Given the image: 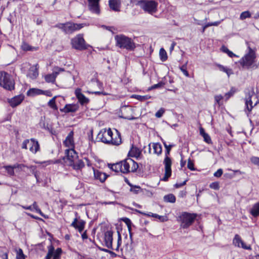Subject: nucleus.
Segmentation results:
<instances>
[{
	"instance_id": "1",
	"label": "nucleus",
	"mask_w": 259,
	"mask_h": 259,
	"mask_svg": "<svg viewBox=\"0 0 259 259\" xmlns=\"http://www.w3.org/2000/svg\"><path fill=\"white\" fill-rule=\"evenodd\" d=\"M104 240L105 245L108 248H111L117 252L120 251L122 254L124 253L125 255H128L131 253L132 247L131 245L126 244L123 248L120 247L121 243V236L119 232H118L117 244L115 246L112 245L113 232L112 231H107L105 233Z\"/></svg>"
},
{
	"instance_id": "2",
	"label": "nucleus",
	"mask_w": 259,
	"mask_h": 259,
	"mask_svg": "<svg viewBox=\"0 0 259 259\" xmlns=\"http://www.w3.org/2000/svg\"><path fill=\"white\" fill-rule=\"evenodd\" d=\"M115 137L113 138V133L110 128L108 130L102 129L98 133L97 139L99 141L106 144H111L113 145H119L121 143V138L120 133L115 130Z\"/></svg>"
},
{
	"instance_id": "3",
	"label": "nucleus",
	"mask_w": 259,
	"mask_h": 259,
	"mask_svg": "<svg viewBox=\"0 0 259 259\" xmlns=\"http://www.w3.org/2000/svg\"><path fill=\"white\" fill-rule=\"evenodd\" d=\"M114 38L116 41V46L121 49L132 51L136 48L135 44L133 40L123 34L116 35Z\"/></svg>"
},
{
	"instance_id": "4",
	"label": "nucleus",
	"mask_w": 259,
	"mask_h": 259,
	"mask_svg": "<svg viewBox=\"0 0 259 259\" xmlns=\"http://www.w3.org/2000/svg\"><path fill=\"white\" fill-rule=\"evenodd\" d=\"M164 147L166 149L165 152V158L163 160V164L164 165V169H165V174L164 176L161 179L163 181H167L168 179L171 176V160L170 157H168V155L169 154L171 148L173 147L174 145H167L165 142L163 143Z\"/></svg>"
},
{
	"instance_id": "5",
	"label": "nucleus",
	"mask_w": 259,
	"mask_h": 259,
	"mask_svg": "<svg viewBox=\"0 0 259 259\" xmlns=\"http://www.w3.org/2000/svg\"><path fill=\"white\" fill-rule=\"evenodd\" d=\"M85 24H77L70 22L65 23H59L56 24L55 27L61 29L66 34H71L74 32L79 30L85 26Z\"/></svg>"
},
{
	"instance_id": "6",
	"label": "nucleus",
	"mask_w": 259,
	"mask_h": 259,
	"mask_svg": "<svg viewBox=\"0 0 259 259\" xmlns=\"http://www.w3.org/2000/svg\"><path fill=\"white\" fill-rule=\"evenodd\" d=\"M0 86L9 91L15 89V81L10 74L5 71L0 72Z\"/></svg>"
},
{
	"instance_id": "7",
	"label": "nucleus",
	"mask_w": 259,
	"mask_h": 259,
	"mask_svg": "<svg viewBox=\"0 0 259 259\" xmlns=\"http://www.w3.org/2000/svg\"><path fill=\"white\" fill-rule=\"evenodd\" d=\"M256 58L255 52L249 48V52L239 61V63L243 67L249 68L254 66L253 65Z\"/></svg>"
},
{
	"instance_id": "8",
	"label": "nucleus",
	"mask_w": 259,
	"mask_h": 259,
	"mask_svg": "<svg viewBox=\"0 0 259 259\" xmlns=\"http://www.w3.org/2000/svg\"><path fill=\"white\" fill-rule=\"evenodd\" d=\"M71 43L73 49L79 51L87 50L90 47L89 45L85 43L82 34H78L72 38Z\"/></svg>"
},
{
	"instance_id": "9",
	"label": "nucleus",
	"mask_w": 259,
	"mask_h": 259,
	"mask_svg": "<svg viewBox=\"0 0 259 259\" xmlns=\"http://www.w3.org/2000/svg\"><path fill=\"white\" fill-rule=\"evenodd\" d=\"M196 214L188 212H183L179 218L178 221L181 223V227L187 229L192 225L196 218Z\"/></svg>"
},
{
	"instance_id": "10",
	"label": "nucleus",
	"mask_w": 259,
	"mask_h": 259,
	"mask_svg": "<svg viewBox=\"0 0 259 259\" xmlns=\"http://www.w3.org/2000/svg\"><path fill=\"white\" fill-rule=\"evenodd\" d=\"M138 4L144 11L150 14L157 11L158 3L154 1H141Z\"/></svg>"
},
{
	"instance_id": "11",
	"label": "nucleus",
	"mask_w": 259,
	"mask_h": 259,
	"mask_svg": "<svg viewBox=\"0 0 259 259\" xmlns=\"http://www.w3.org/2000/svg\"><path fill=\"white\" fill-rule=\"evenodd\" d=\"M65 155L66 156L63 158V160L67 165L73 163L72 162L76 160L78 157L77 153L74 149H66L65 150Z\"/></svg>"
},
{
	"instance_id": "12",
	"label": "nucleus",
	"mask_w": 259,
	"mask_h": 259,
	"mask_svg": "<svg viewBox=\"0 0 259 259\" xmlns=\"http://www.w3.org/2000/svg\"><path fill=\"white\" fill-rule=\"evenodd\" d=\"M245 96V105L247 110L250 112L253 108L252 102L251 101V98L254 95V92L253 89H248L246 92Z\"/></svg>"
},
{
	"instance_id": "13",
	"label": "nucleus",
	"mask_w": 259,
	"mask_h": 259,
	"mask_svg": "<svg viewBox=\"0 0 259 259\" xmlns=\"http://www.w3.org/2000/svg\"><path fill=\"white\" fill-rule=\"evenodd\" d=\"M233 244L238 247H242L243 249L247 250H251V248L250 245H246L244 242L242 240L240 236L238 234L235 235L233 240Z\"/></svg>"
},
{
	"instance_id": "14",
	"label": "nucleus",
	"mask_w": 259,
	"mask_h": 259,
	"mask_svg": "<svg viewBox=\"0 0 259 259\" xmlns=\"http://www.w3.org/2000/svg\"><path fill=\"white\" fill-rule=\"evenodd\" d=\"M100 0H88L90 10L93 13L99 14L100 11L99 8V1Z\"/></svg>"
},
{
	"instance_id": "15",
	"label": "nucleus",
	"mask_w": 259,
	"mask_h": 259,
	"mask_svg": "<svg viewBox=\"0 0 259 259\" xmlns=\"http://www.w3.org/2000/svg\"><path fill=\"white\" fill-rule=\"evenodd\" d=\"M75 94L78 100V102L81 105H86L89 102V99L87 98L82 93L79 88H77L75 91Z\"/></svg>"
},
{
	"instance_id": "16",
	"label": "nucleus",
	"mask_w": 259,
	"mask_h": 259,
	"mask_svg": "<svg viewBox=\"0 0 259 259\" xmlns=\"http://www.w3.org/2000/svg\"><path fill=\"white\" fill-rule=\"evenodd\" d=\"M24 99V96L19 95L8 100V103L12 108L16 107L20 105Z\"/></svg>"
},
{
	"instance_id": "17",
	"label": "nucleus",
	"mask_w": 259,
	"mask_h": 259,
	"mask_svg": "<svg viewBox=\"0 0 259 259\" xmlns=\"http://www.w3.org/2000/svg\"><path fill=\"white\" fill-rule=\"evenodd\" d=\"M73 132L71 131L67 136L66 137L65 140L63 142L64 145L68 147L69 149H74V142L73 140Z\"/></svg>"
},
{
	"instance_id": "18",
	"label": "nucleus",
	"mask_w": 259,
	"mask_h": 259,
	"mask_svg": "<svg viewBox=\"0 0 259 259\" xmlns=\"http://www.w3.org/2000/svg\"><path fill=\"white\" fill-rule=\"evenodd\" d=\"M29 149L33 154L36 153L40 150L38 142L35 139L31 138L29 140Z\"/></svg>"
},
{
	"instance_id": "19",
	"label": "nucleus",
	"mask_w": 259,
	"mask_h": 259,
	"mask_svg": "<svg viewBox=\"0 0 259 259\" xmlns=\"http://www.w3.org/2000/svg\"><path fill=\"white\" fill-rule=\"evenodd\" d=\"M151 147L153 149V153L159 155L162 153V146L159 143H153L148 145L149 153H151Z\"/></svg>"
},
{
	"instance_id": "20",
	"label": "nucleus",
	"mask_w": 259,
	"mask_h": 259,
	"mask_svg": "<svg viewBox=\"0 0 259 259\" xmlns=\"http://www.w3.org/2000/svg\"><path fill=\"white\" fill-rule=\"evenodd\" d=\"M38 65L36 64L31 66L27 74V76L31 79H35L38 75Z\"/></svg>"
},
{
	"instance_id": "21",
	"label": "nucleus",
	"mask_w": 259,
	"mask_h": 259,
	"mask_svg": "<svg viewBox=\"0 0 259 259\" xmlns=\"http://www.w3.org/2000/svg\"><path fill=\"white\" fill-rule=\"evenodd\" d=\"M85 225V222L83 220L78 221L76 218L74 219L73 221L71 224V226L75 229H77L78 231L81 233L83 230Z\"/></svg>"
},
{
	"instance_id": "22",
	"label": "nucleus",
	"mask_w": 259,
	"mask_h": 259,
	"mask_svg": "<svg viewBox=\"0 0 259 259\" xmlns=\"http://www.w3.org/2000/svg\"><path fill=\"white\" fill-rule=\"evenodd\" d=\"M137 211L138 213L142 214L143 215H146V216H148V217L151 216L153 218H157V219H159L161 222H164L168 220L167 217L165 215H159L156 213H153L151 212L147 213L144 212L143 211H141L140 210H137Z\"/></svg>"
},
{
	"instance_id": "23",
	"label": "nucleus",
	"mask_w": 259,
	"mask_h": 259,
	"mask_svg": "<svg viewBox=\"0 0 259 259\" xmlns=\"http://www.w3.org/2000/svg\"><path fill=\"white\" fill-rule=\"evenodd\" d=\"M121 6L120 0H109V6L110 8L115 11L119 12Z\"/></svg>"
},
{
	"instance_id": "24",
	"label": "nucleus",
	"mask_w": 259,
	"mask_h": 259,
	"mask_svg": "<svg viewBox=\"0 0 259 259\" xmlns=\"http://www.w3.org/2000/svg\"><path fill=\"white\" fill-rule=\"evenodd\" d=\"M79 108V106L76 104L66 105L64 108L62 110L65 113L75 112Z\"/></svg>"
},
{
	"instance_id": "25",
	"label": "nucleus",
	"mask_w": 259,
	"mask_h": 259,
	"mask_svg": "<svg viewBox=\"0 0 259 259\" xmlns=\"http://www.w3.org/2000/svg\"><path fill=\"white\" fill-rule=\"evenodd\" d=\"M72 163L68 165L72 166L73 168L76 170L81 169L85 165L84 162L80 159H76Z\"/></svg>"
},
{
	"instance_id": "26",
	"label": "nucleus",
	"mask_w": 259,
	"mask_h": 259,
	"mask_svg": "<svg viewBox=\"0 0 259 259\" xmlns=\"http://www.w3.org/2000/svg\"><path fill=\"white\" fill-rule=\"evenodd\" d=\"M122 164L121 172L123 174H127L130 172V161L128 158H127L120 162Z\"/></svg>"
},
{
	"instance_id": "27",
	"label": "nucleus",
	"mask_w": 259,
	"mask_h": 259,
	"mask_svg": "<svg viewBox=\"0 0 259 259\" xmlns=\"http://www.w3.org/2000/svg\"><path fill=\"white\" fill-rule=\"evenodd\" d=\"M94 176L96 179L99 180L102 183L104 182L108 177V175L105 173L102 172L98 170H94Z\"/></svg>"
},
{
	"instance_id": "28",
	"label": "nucleus",
	"mask_w": 259,
	"mask_h": 259,
	"mask_svg": "<svg viewBox=\"0 0 259 259\" xmlns=\"http://www.w3.org/2000/svg\"><path fill=\"white\" fill-rule=\"evenodd\" d=\"M45 94L44 91L40 89L32 88L29 90L27 92V95L29 96H34L37 95H42Z\"/></svg>"
},
{
	"instance_id": "29",
	"label": "nucleus",
	"mask_w": 259,
	"mask_h": 259,
	"mask_svg": "<svg viewBox=\"0 0 259 259\" xmlns=\"http://www.w3.org/2000/svg\"><path fill=\"white\" fill-rule=\"evenodd\" d=\"M59 74V72L54 71L51 74L45 76V80L47 82H54L56 78Z\"/></svg>"
},
{
	"instance_id": "30",
	"label": "nucleus",
	"mask_w": 259,
	"mask_h": 259,
	"mask_svg": "<svg viewBox=\"0 0 259 259\" xmlns=\"http://www.w3.org/2000/svg\"><path fill=\"white\" fill-rule=\"evenodd\" d=\"M141 154V151L136 147L132 146L128 152V155L131 157H138Z\"/></svg>"
},
{
	"instance_id": "31",
	"label": "nucleus",
	"mask_w": 259,
	"mask_h": 259,
	"mask_svg": "<svg viewBox=\"0 0 259 259\" xmlns=\"http://www.w3.org/2000/svg\"><path fill=\"white\" fill-rule=\"evenodd\" d=\"M250 214L254 217L259 216V202L254 204L250 210Z\"/></svg>"
},
{
	"instance_id": "32",
	"label": "nucleus",
	"mask_w": 259,
	"mask_h": 259,
	"mask_svg": "<svg viewBox=\"0 0 259 259\" xmlns=\"http://www.w3.org/2000/svg\"><path fill=\"white\" fill-rule=\"evenodd\" d=\"M128 161H130V172L136 171L138 168V163L130 158H128Z\"/></svg>"
},
{
	"instance_id": "33",
	"label": "nucleus",
	"mask_w": 259,
	"mask_h": 259,
	"mask_svg": "<svg viewBox=\"0 0 259 259\" xmlns=\"http://www.w3.org/2000/svg\"><path fill=\"white\" fill-rule=\"evenodd\" d=\"M110 168L115 172H121L122 169V164H120V162H117L115 164H113L111 165Z\"/></svg>"
},
{
	"instance_id": "34",
	"label": "nucleus",
	"mask_w": 259,
	"mask_h": 259,
	"mask_svg": "<svg viewBox=\"0 0 259 259\" xmlns=\"http://www.w3.org/2000/svg\"><path fill=\"white\" fill-rule=\"evenodd\" d=\"M163 199L167 202L174 203L176 201V197L172 194L164 196Z\"/></svg>"
},
{
	"instance_id": "35",
	"label": "nucleus",
	"mask_w": 259,
	"mask_h": 259,
	"mask_svg": "<svg viewBox=\"0 0 259 259\" xmlns=\"http://www.w3.org/2000/svg\"><path fill=\"white\" fill-rule=\"evenodd\" d=\"M159 56L161 61H165L167 59L166 52L163 48H161L159 51Z\"/></svg>"
},
{
	"instance_id": "36",
	"label": "nucleus",
	"mask_w": 259,
	"mask_h": 259,
	"mask_svg": "<svg viewBox=\"0 0 259 259\" xmlns=\"http://www.w3.org/2000/svg\"><path fill=\"white\" fill-rule=\"evenodd\" d=\"M218 66L219 67L220 70L221 71L226 72L228 75V77H229L231 74H233V72L231 69L225 67L221 65H219Z\"/></svg>"
},
{
	"instance_id": "37",
	"label": "nucleus",
	"mask_w": 259,
	"mask_h": 259,
	"mask_svg": "<svg viewBox=\"0 0 259 259\" xmlns=\"http://www.w3.org/2000/svg\"><path fill=\"white\" fill-rule=\"evenodd\" d=\"M133 98H134L140 101H144L150 98V96L148 95L141 96L138 95H134L132 96Z\"/></svg>"
},
{
	"instance_id": "38",
	"label": "nucleus",
	"mask_w": 259,
	"mask_h": 259,
	"mask_svg": "<svg viewBox=\"0 0 259 259\" xmlns=\"http://www.w3.org/2000/svg\"><path fill=\"white\" fill-rule=\"evenodd\" d=\"M54 247L52 245L48 246V252L46 256V259H51L53 254Z\"/></svg>"
},
{
	"instance_id": "39",
	"label": "nucleus",
	"mask_w": 259,
	"mask_h": 259,
	"mask_svg": "<svg viewBox=\"0 0 259 259\" xmlns=\"http://www.w3.org/2000/svg\"><path fill=\"white\" fill-rule=\"evenodd\" d=\"M251 13L248 11L243 12L241 13L240 16V19L243 20L246 18H250Z\"/></svg>"
},
{
	"instance_id": "40",
	"label": "nucleus",
	"mask_w": 259,
	"mask_h": 259,
	"mask_svg": "<svg viewBox=\"0 0 259 259\" xmlns=\"http://www.w3.org/2000/svg\"><path fill=\"white\" fill-rule=\"evenodd\" d=\"M222 50L223 52L227 53L230 57H237V55L234 54L232 52L230 51L227 47L223 46L222 47Z\"/></svg>"
},
{
	"instance_id": "41",
	"label": "nucleus",
	"mask_w": 259,
	"mask_h": 259,
	"mask_svg": "<svg viewBox=\"0 0 259 259\" xmlns=\"http://www.w3.org/2000/svg\"><path fill=\"white\" fill-rule=\"evenodd\" d=\"M16 258L17 259H25V255L24 254L22 249L19 248L18 250H17Z\"/></svg>"
},
{
	"instance_id": "42",
	"label": "nucleus",
	"mask_w": 259,
	"mask_h": 259,
	"mask_svg": "<svg viewBox=\"0 0 259 259\" xmlns=\"http://www.w3.org/2000/svg\"><path fill=\"white\" fill-rule=\"evenodd\" d=\"M56 98V97L55 96L53 97L51 100H50L48 102V105L53 109H57V107L55 103Z\"/></svg>"
},
{
	"instance_id": "43",
	"label": "nucleus",
	"mask_w": 259,
	"mask_h": 259,
	"mask_svg": "<svg viewBox=\"0 0 259 259\" xmlns=\"http://www.w3.org/2000/svg\"><path fill=\"white\" fill-rule=\"evenodd\" d=\"M187 62L185 64L182 65V66H181L180 67V69L186 76L189 77V74L187 70Z\"/></svg>"
},
{
	"instance_id": "44",
	"label": "nucleus",
	"mask_w": 259,
	"mask_h": 259,
	"mask_svg": "<svg viewBox=\"0 0 259 259\" xmlns=\"http://www.w3.org/2000/svg\"><path fill=\"white\" fill-rule=\"evenodd\" d=\"M235 92H236L235 89H234L233 88H231V90L225 95L226 100H228L231 97H232L234 95V94L235 93Z\"/></svg>"
},
{
	"instance_id": "45",
	"label": "nucleus",
	"mask_w": 259,
	"mask_h": 259,
	"mask_svg": "<svg viewBox=\"0 0 259 259\" xmlns=\"http://www.w3.org/2000/svg\"><path fill=\"white\" fill-rule=\"evenodd\" d=\"M62 252V249L60 248H58L56 250L54 248L53 256L60 257Z\"/></svg>"
},
{
	"instance_id": "46",
	"label": "nucleus",
	"mask_w": 259,
	"mask_h": 259,
	"mask_svg": "<svg viewBox=\"0 0 259 259\" xmlns=\"http://www.w3.org/2000/svg\"><path fill=\"white\" fill-rule=\"evenodd\" d=\"M4 168L6 169L8 174L10 176H13L14 174V171L13 167L11 165L4 166Z\"/></svg>"
},
{
	"instance_id": "47",
	"label": "nucleus",
	"mask_w": 259,
	"mask_h": 259,
	"mask_svg": "<svg viewBox=\"0 0 259 259\" xmlns=\"http://www.w3.org/2000/svg\"><path fill=\"white\" fill-rule=\"evenodd\" d=\"M130 186H131L130 191L135 194H138L141 189L139 186H132L129 183H128Z\"/></svg>"
},
{
	"instance_id": "48",
	"label": "nucleus",
	"mask_w": 259,
	"mask_h": 259,
	"mask_svg": "<svg viewBox=\"0 0 259 259\" xmlns=\"http://www.w3.org/2000/svg\"><path fill=\"white\" fill-rule=\"evenodd\" d=\"M250 161L254 164L259 166V157L252 156L250 158Z\"/></svg>"
},
{
	"instance_id": "49",
	"label": "nucleus",
	"mask_w": 259,
	"mask_h": 259,
	"mask_svg": "<svg viewBox=\"0 0 259 259\" xmlns=\"http://www.w3.org/2000/svg\"><path fill=\"white\" fill-rule=\"evenodd\" d=\"M187 167L189 169L191 170H195L194 163L190 159H188Z\"/></svg>"
},
{
	"instance_id": "50",
	"label": "nucleus",
	"mask_w": 259,
	"mask_h": 259,
	"mask_svg": "<svg viewBox=\"0 0 259 259\" xmlns=\"http://www.w3.org/2000/svg\"><path fill=\"white\" fill-rule=\"evenodd\" d=\"M29 139L25 140L22 144L21 148L22 149H28L27 146L29 145Z\"/></svg>"
},
{
	"instance_id": "51",
	"label": "nucleus",
	"mask_w": 259,
	"mask_h": 259,
	"mask_svg": "<svg viewBox=\"0 0 259 259\" xmlns=\"http://www.w3.org/2000/svg\"><path fill=\"white\" fill-rule=\"evenodd\" d=\"M164 112V109L161 108L155 113V116L157 118H160L162 116Z\"/></svg>"
},
{
	"instance_id": "52",
	"label": "nucleus",
	"mask_w": 259,
	"mask_h": 259,
	"mask_svg": "<svg viewBox=\"0 0 259 259\" xmlns=\"http://www.w3.org/2000/svg\"><path fill=\"white\" fill-rule=\"evenodd\" d=\"M202 137L204 139V141L206 143H207V144H210L211 143V138H210V136L207 134H206L205 135H203V136H202Z\"/></svg>"
},
{
	"instance_id": "53",
	"label": "nucleus",
	"mask_w": 259,
	"mask_h": 259,
	"mask_svg": "<svg viewBox=\"0 0 259 259\" xmlns=\"http://www.w3.org/2000/svg\"><path fill=\"white\" fill-rule=\"evenodd\" d=\"M22 49L24 51H30L31 50V47L28 44L24 42L22 45Z\"/></svg>"
},
{
	"instance_id": "54",
	"label": "nucleus",
	"mask_w": 259,
	"mask_h": 259,
	"mask_svg": "<svg viewBox=\"0 0 259 259\" xmlns=\"http://www.w3.org/2000/svg\"><path fill=\"white\" fill-rule=\"evenodd\" d=\"M223 99V97L222 95H215L214 96V100H215V102L218 104L219 105H220V101Z\"/></svg>"
},
{
	"instance_id": "55",
	"label": "nucleus",
	"mask_w": 259,
	"mask_h": 259,
	"mask_svg": "<svg viewBox=\"0 0 259 259\" xmlns=\"http://www.w3.org/2000/svg\"><path fill=\"white\" fill-rule=\"evenodd\" d=\"M223 172V170L221 168H220L214 173L213 175L215 177L219 178L222 175Z\"/></svg>"
},
{
	"instance_id": "56",
	"label": "nucleus",
	"mask_w": 259,
	"mask_h": 259,
	"mask_svg": "<svg viewBox=\"0 0 259 259\" xmlns=\"http://www.w3.org/2000/svg\"><path fill=\"white\" fill-rule=\"evenodd\" d=\"M210 187L212 189L217 190L219 188V185L217 182H214L210 184Z\"/></svg>"
},
{
	"instance_id": "57",
	"label": "nucleus",
	"mask_w": 259,
	"mask_h": 259,
	"mask_svg": "<svg viewBox=\"0 0 259 259\" xmlns=\"http://www.w3.org/2000/svg\"><path fill=\"white\" fill-rule=\"evenodd\" d=\"M186 182H187V181H185L182 183H176L175 185V187L176 188H179L182 187L183 186L185 185L186 183Z\"/></svg>"
},
{
	"instance_id": "58",
	"label": "nucleus",
	"mask_w": 259,
	"mask_h": 259,
	"mask_svg": "<svg viewBox=\"0 0 259 259\" xmlns=\"http://www.w3.org/2000/svg\"><path fill=\"white\" fill-rule=\"evenodd\" d=\"M35 211L39 213L42 217H44L45 218H47L48 217H46L41 211V210L39 208V207L35 210Z\"/></svg>"
},
{
	"instance_id": "59",
	"label": "nucleus",
	"mask_w": 259,
	"mask_h": 259,
	"mask_svg": "<svg viewBox=\"0 0 259 259\" xmlns=\"http://www.w3.org/2000/svg\"><path fill=\"white\" fill-rule=\"evenodd\" d=\"M44 92H45V94H43L42 95H45L49 97L52 96V94L50 91H45Z\"/></svg>"
},
{
	"instance_id": "60",
	"label": "nucleus",
	"mask_w": 259,
	"mask_h": 259,
	"mask_svg": "<svg viewBox=\"0 0 259 259\" xmlns=\"http://www.w3.org/2000/svg\"><path fill=\"white\" fill-rule=\"evenodd\" d=\"M21 207L25 209H28V210H32V206L30 205V206H23V205H21Z\"/></svg>"
},
{
	"instance_id": "61",
	"label": "nucleus",
	"mask_w": 259,
	"mask_h": 259,
	"mask_svg": "<svg viewBox=\"0 0 259 259\" xmlns=\"http://www.w3.org/2000/svg\"><path fill=\"white\" fill-rule=\"evenodd\" d=\"M28 215H29L30 217L33 218V219H35L36 220H42V219L39 217H36V216H34V215L33 214H31L30 213H28Z\"/></svg>"
},
{
	"instance_id": "62",
	"label": "nucleus",
	"mask_w": 259,
	"mask_h": 259,
	"mask_svg": "<svg viewBox=\"0 0 259 259\" xmlns=\"http://www.w3.org/2000/svg\"><path fill=\"white\" fill-rule=\"evenodd\" d=\"M200 134L202 136H203V135H205L206 134V133L205 132L204 129L202 128V127H201L200 128Z\"/></svg>"
},
{
	"instance_id": "63",
	"label": "nucleus",
	"mask_w": 259,
	"mask_h": 259,
	"mask_svg": "<svg viewBox=\"0 0 259 259\" xmlns=\"http://www.w3.org/2000/svg\"><path fill=\"white\" fill-rule=\"evenodd\" d=\"M81 237H82V239H83V240L88 238V235L87 234L86 231L84 232L82 234Z\"/></svg>"
},
{
	"instance_id": "64",
	"label": "nucleus",
	"mask_w": 259,
	"mask_h": 259,
	"mask_svg": "<svg viewBox=\"0 0 259 259\" xmlns=\"http://www.w3.org/2000/svg\"><path fill=\"white\" fill-rule=\"evenodd\" d=\"M31 206H32V210L33 209L36 210V209H37L38 208L36 202H34L33 204Z\"/></svg>"
}]
</instances>
